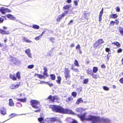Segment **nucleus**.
<instances>
[{
    "mask_svg": "<svg viewBox=\"0 0 123 123\" xmlns=\"http://www.w3.org/2000/svg\"><path fill=\"white\" fill-rule=\"evenodd\" d=\"M0 33L2 34H9L10 32L8 31H6L0 29Z\"/></svg>",
    "mask_w": 123,
    "mask_h": 123,
    "instance_id": "13",
    "label": "nucleus"
},
{
    "mask_svg": "<svg viewBox=\"0 0 123 123\" xmlns=\"http://www.w3.org/2000/svg\"><path fill=\"white\" fill-rule=\"evenodd\" d=\"M87 72L88 74L91 75L92 76L93 78H95L94 77V74L93 72H92V71L90 69H88L87 70Z\"/></svg>",
    "mask_w": 123,
    "mask_h": 123,
    "instance_id": "14",
    "label": "nucleus"
},
{
    "mask_svg": "<svg viewBox=\"0 0 123 123\" xmlns=\"http://www.w3.org/2000/svg\"><path fill=\"white\" fill-rule=\"evenodd\" d=\"M35 75L37 76L40 79H42L44 77V76L43 75L41 74H37V73H36L35 74Z\"/></svg>",
    "mask_w": 123,
    "mask_h": 123,
    "instance_id": "19",
    "label": "nucleus"
},
{
    "mask_svg": "<svg viewBox=\"0 0 123 123\" xmlns=\"http://www.w3.org/2000/svg\"><path fill=\"white\" fill-rule=\"evenodd\" d=\"M80 46L79 44H78L76 47V49H80Z\"/></svg>",
    "mask_w": 123,
    "mask_h": 123,
    "instance_id": "53",
    "label": "nucleus"
},
{
    "mask_svg": "<svg viewBox=\"0 0 123 123\" xmlns=\"http://www.w3.org/2000/svg\"><path fill=\"white\" fill-rule=\"evenodd\" d=\"M47 72H43V75H44L46 76L47 77H48L49 76L47 73Z\"/></svg>",
    "mask_w": 123,
    "mask_h": 123,
    "instance_id": "47",
    "label": "nucleus"
},
{
    "mask_svg": "<svg viewBox=\"0 0 123 123\" xmlns=\"http://www.w3.org/2000/svg\"><path fill=\"white\" fill-rule=\"evenodd\" d=\"M119 81L122 84H123V77L120 79Z\"/></svg>",
    "mask_w": 123,
    "mask_h": 123,
    "instance_id": "50",
    "label": "nucleus"
},
{
    "mask_svg": "<svg viewBox=\"0 0 123 123\" xmlns=\"http://www.w3.org/2000/svg\"><path fill=\"white\" fill-rule=\"evenodd\" d=\"M23 42H25L27 39V38H26L25 37H23Z\"/></svg>",
    "mask_w": 123,
    "mask_h": 123,
    "instance_id": "54",
    "label": "nucleus"
},
{
    "mask_svg": "<svg viewBox=\"0 0 123 123\" xmlns=\"http://www.w3.org/2000/svg\"><path fill=\"white\" fill-rule=\"evenodd\" d=\"M16 78L18 79H20L21 78L20 73L18 72L16 74Z\"/></svg>",
    "mask_w": 123,
    "mask_h": 123,
    "instance_id": "25",
    "label": "nucleus"
},
{
    "mask_svg": "<svg viewBox=\"0 0 123 123\" xmlns=\"http://www.w3.org/2000/svg\"><path fill=\"white\" fill-rule=\"evenodd\" d=\"M49 107L51 108L52 110L53 111L56 112L69 114H73L74 113L72 110L68 109H64L61 106L51 105L49 106Z\"/></svg>",
    "mask_w": 123,
    "mask_h": 123,
    "instance_id": "1",
    "label": "nucleus"
},
{
    "mask_svg": "<svg viewBox=\"0 0 123 123\" xmlns=\"http://www.w3.org/2000/svg\"><path fill=\"white\" fill-rule=\"evenodd\" d=\"M42 37L40 35L39 36L36 37L35 38V39L36 40H38Z\"/></svg>",
    "mask_w": 123,
    "mask_h": 123,
    "instance_id": "39",
    "label": "nucleus"
},
{
    "mask_svg": "<svg viewBox=\"0 0 123 123\" xmlns=\"http://www.w3.org/2000/svg\"><path fill=\"white\" fill-rule=\"evenodd\" d=\"M38 121L40 122H43L44 118L43 117H40V118H38Z\"/></svg>",
    "mask_w": 123,
    "mask_h": 123,
    "instance_id": "37",
    "label": "nucleus"
},
{
    "mask_svg": "<svg viewBox=\"0 0 123 123\" xmlns=\"http://www.w3.org/2000/svg\"><path fill=\"white\" fill-rule=\"evenodd\" d=\"M31 105L32 107L35 109H37V110L33 111L36 112H39L40 111L39 108V101L35 100H32L30 101Z\"/></svg>",
    "mask_w": 123,
    "mask_h": 123,
    "instance_id": "4",
    "label": "nucleus"
},
{
    "mask_svg": "<svg viewBox=\"0 0 123 123\" xmlns=\"http://www.w3.org/2000/svg\"><path fill=\"white\" fill-rule=\"evenodd\" d=\"M116 11L117 12H120V8L118 7H117L116 8Z\"/></svg>",
    "mask_w": 123,
    "mask_h": 123,
    "instance_id": "51",
    "label": "nucleus"
},
{
    "mask_svg": "<svg viewBox=\"0 0 123 123\" xmlns=\"http://www.w3.org/2000/svg\"><path fill=\"white\" fill-rule=\"evenodd\" d=\"M25 42H26L27 43H31L32 42V41H31L27 38Z\"/></svg>",
    "mask_w": 123,
    "mask_h": 123,
    "instance_id": "46",
    "label": "nucleus"
},
{
    "mask_svg": "<svg viewBox=\"0 0 123 123\" xmlns=\"http://www.w3.org/2000/svg\"><path fill=\"white\" fill-rule=\"evenodd\" d=\"M75 66L79 67V66L78 62H74V64Z\"/></svg>",
    "mask_w": 123,
    "mask_h": 123,
    "instance_id": "49",
    "label": "nucleus"
},
{
    "mask_svg": "<svg viewBox=\"0 0 123 123\" xmlns=\"http://www.w3.org/2000/svg\"><path fill=\"white\" fill-rule=\"evenodd\" d=\"M112 44H114L118 48L121 46L120 44L119 43L117 42H113L112 43Z\"/></svg>",
    "mask_w": 123,
    "mask_h": 123,
    "instance_id": "16",
    "label": "nucleus"
},
{
    "mask_svg": "<svg viewBox=\"0 0 123 123\" xmlns=\"http://www.w3.org/2000/svg\"><path fill=\"white\" fill-rule=\"evenodd\" d=\"M86 114V113H85L81 115L78 114V116L82 121L85 120L91 121L92 123H93V122L94 121L95 116L90 115L88 116L87 118H86L85 117Z\"/></svg>",
    "mask_w": 123,
    "mask_h": 123,
    "instance_id": "2",
    "label": "nucleus"
},
{
    "mask_svg": "<svg viewBox=\"0 0 123 123\" xmlns=\"http://www.w3.org/2000/svg\"><path fill=\"white\" fill-rule=\"evenodd\" d=\"M105 50L107 52H109L110 50V49L109 48H106L105 49Z\"/></svg>",
    "mask_w": 123,
    "mask_h": 123,
    "instance_id": "56",
    "label": "nucleus"
},
{
    "mask_svg": "<svg viewBox=\"0 0 123 123\" xmlns=\"http://www.w3.org/2000/svg\"><path fill=\"white\" fill-rule=\"evenodd\" d=\"M119 30L120 33L123 34V28L119 27Z\"/></svg>",
    "mask_w": 123,
    "mask_h": 123,
    "instance_id": "32",
    "label": "nucleus"
},
{
    "mask_svg": "<svg viewBox=\"0 0 123 123\" xmlns=\"http://www.w3.org/2000/svg\"><path fill=\"white\" fill-rule=\"evenodd\" d=\"M82 108H78L76 109V111L78 112L81 113L82 111Z\"/></svg>",
    "mask_w": 123,
    "mask_h": 123,
    "instance_id": "28",
    "label": "nucleus"
},
{
    "mask_svg": "<svg viewBox=\"0 0 123 123\" xmlns=\"http://www.w3.org/2000/svg\"><path fill=\"white\" fill-rule=\"evenodd\" d=\"M9 76L10 78L13 80H16V78L15 76L14 75H12L11 74H10Z\"/></svg>",
    "mask_w": 123,
    "mask_h": 123,
    "instance_id": "15",
    "label": "nucleus"
},
{
    "mask_svg": "<svg viewBox=\"0 0 123 123\" xmlns=\"http://www.w3.org/2000/svg\"><path fill=\"white\" fill-rule=\"evenodd\" d=\"M103 89L106 91H108L109 90V88L106 86H104L103 87Z\"/></svg>",
    "mask_w": 123,
    "mask_h": 123,
    "instance_id": "38",
    "label": "nucleus"
},
{
    "mask_svg": "<svg viewBox=\"0 0 123 123\" xmlns=\"http://www.w3.org/2000/svg\"><path fill=\"white\" fill-rule=\"evenodd\" d=\"M118 16V15L116 14H114L111 15H110V17L112 18H116Z\"/></svg>",
    "mask_w": 123,
    "mask_h": 123,
    "instance_id": "20",
    "label": "nucleus"
},
{
    "mask_svg": "<svg viewBox=\"0 0 123 123\" xmlns=\"http://www.w3.org/2000/svg\"><path fill=\"white\" fill-rule=\"evenodd\" d=\"M99 44L98 43V42L97 41L94 44L93 47H94L97 48L99 46Z\"/></svg>",
    "mask_w": 123,
    "mask_h": 123,
    "instance_id": "23",
    "label": "nucleus"
},
{
    "mask_svg": "<svg viewBox=\"0 0 123 123\" xmlns=\"http://www.w3.org/2000/svg\"><path fill=\"white\" fill-rule=\"evenodd\" d=\"M71 94L72 96L74 97L75 98L76 96L77 93L76 92H73Z\"/></svg>",
    "mask_w": 123,
    "mask_h": 123,
    "instance_id": "30",
    "label": "nucleus"
},
{
    "mask_svg": "<svg viewBox=\"0 0 123 123\" xmlns=\"http://www.w3.org/2000/svg\"><path fill=\"white\" fill-rule=\"evenodd\" d=\"M74 3L76 6H77L78 5V1L76 0L74 1Z\"/></svg>",
    "mask_w": 123,
    "mask_h": 123,
    "instance_id": "57",
    "label": "nucleus"
},
{
    "mask_svg": "<svg viewBox=\"0 0 123 123\" xmlns=\"http://www.w3.org/2000/svg\"><path fill=\"white\" fill-rule=\"evenodd\" d=\"M101 67L102 68H105V67L104 64H102L101 66Z\"/></svg>",
    "mask_w": 123,
    "mask_h": 123,
    "instance_id": "63",
    "label": "nucleus"
},
{
    "mask_svg": "<svg viewBox=\"0 0 123 123\" xmlns=\"http://www.w3.org/2000/svg\"><path fill=\"white\" fill-rule=\"evenodd\" d=\"M74 46V43H72L71 44L70 46V47H73Z\"/></svg>",
    "mask_w": 123,
    "mask_h": 123,
    "instance_id": "62",
    "label": "nucleus"
},
{
    "mask_svg": "<svg viewBox=\"0 0 123 123\" xmlns=\"http://www.w3.org/2000/svg\"><path fill=\"white\" fill-rule=\"evenodd\" d=\"M82 101L83 100L82 99V98H80L77 100L76 103L77 104H79L80 103L82 102Z\"/></svg>",
    "mask_w": 123,
    "mask_h": 123,
    "instance_id": "22",
    "label": "nucleus"
},
{
    "mask_svg": "<svg viewBox=\"0 0 123 123\" xmlns=\"http://www.w3.org/2000/svg\"><path fill=\"white\" fill-rule=\"evenodd\" d=\"M17 100L18 101H19L21 102H26V99L25 98H17Z\"/></svg>",
    "mask_w": 123,
    "mask_h": 123,
    "instance_id": "21",
    "label": "nucleus"
},
{
    "mask_svg": "<svg viewBox=\"0 0 123 123\" xmlns=\"http://www.w3.org/2000/svg\"><path fill=\"white\" fill-rule=\"evenodd\" d=\"M103 13L100 12L99 16L102 17V15Z\"/></svg>",
    "mask_w": 123,
    "mask_h": 123,
    "instance_id": "61",
    "label": "nucleus"
},
{
    "mask_svg": "<svg viewBox=\"0 0 123 123\" xmlns=\"http://www.w3.org/2000/svg\"><path fill=\"white\" fill-rule=\"evenodd\" d=\"M49 120L52 122L57 121L60 123H62V121L60 120L59 118L57 117L49 118Z\"/></svg>",
    "mask_w": 123,
    "mask_h": 123,
    "instance_id": "7",
    "label": "nucleus"
},
{
    "mask_svg": "<svg viewBox=\"0 0 123 123\" xmlns=\"http://www.w3.org/2000/svg\"><path fill=\"white\" fill-rule=\"evenodd\" d=\"M97 42H98V43L99 44H101L102 43H103L104 42V41L102 39H100L99 40H98Z\"/></svg>",
    "mask_w": 123,
    "mask_h": 123,
    "instance_id": "29",
    "label": "nucleus"
},
{
    "mask_svg": "<svg viewBox=\"0 0 123 123\" xmlns=\"http://www.w3.org/2000/svg\"><path fill=\"white\" fill-rule=\"evenodd\" d=\"M122 49H119L117 50V52L118 53H120L122 51Z\"/></svg>",
    "mask_w": 123,
    "mask_h": 123,
    "instance_id": "48",
    "label": "nucleus"
},
{
    "mask_svg": "<svg viewBox=\"0 0 123 123\" xmlns=\"http://www.w3.org/2000/svg\"><path fill=\"white\" fill-rule=\"evenodd\" d=\"M88 82V79H84L83 82V83L84 84H86Z\"/></svg>",
    "mask_w": 123,
    "mask_h": 123,
    "instance_id": "35",
    "label": "nucleus"
},
{
    "mask_svg": "<svg viewBox=\"0 0 123 123\" xmlns=\"http://www.w3.org/2000/svg\"><path fill=\"white\" fill-rule=\"evenodd\" d=\"M4 20V19L3 18H0V23H1Z\"/></svg>",
    "mask_w": 123,
    "mask_h": 123,
    "instance_id": "58",
    "label": "nucleus"
},
{
    "mask_svg": "<svg viewBox=\"0 0 123 123\" xmlns=\"http://www.w3.org/2000/svg\"><path fill=\"white\" fill-rule=\"evenodd\" d=\"M68 13V11H65L63 12L61 15L62 17H64L66 14H67Z\"/></svg>",
    "mask_w": 123,
    "mask_h": 123,
    "instance_id": "36",
    "label": "nucleus"
},
{
    "mask_svg": "<svg viewBox=\"0 0 123 123\" xmlns=\"http://www.w3.org/2000/svg\"><path fill=\"white\" fill-rule=\"evenodd\" d=\"M115 24V22L113 21H111L110 23V25L113 26Z\"/></svg>",
    "mask_w": 123,
    "mask_h": 123,
    "instance_id": "44",
    "label": "nucleus"
},
{
    "mask_svg": "<svg viewBox=\"0 0 123 123\" xmlns=\"http://www.w3.org/2000/svg\"><path fill=\"white\" fill-rule=\"evenodd\" d=\"M69 73L70 72L69 70L68 69L66 68L64 72V75L67 80L70 77Z\"/></svg>",
    "mask_w": 123,
    "mask_h": 123,
    "instance_id": "5",
    "label": "nucleus"
},
{
    "mask_svg": "<svg viewBox=\"0 0 123 123\" xmlns=\"http://www.w3.org/2000/svg\"><path fill=\"white\" fill-rule=\"evenodd\" d=\"M17 114H16L15 113H12L10 115V116L11 117H12L14 116H15Z\"/></svg>",
    "mask_w": 123,
    "mask_h": 123,
    "instance_id": "43",
    "label": "nucleus"
},
{
    "mask_svg": "<svg viewBox=\"0 0 123 123\" xmlns=\"http://www.w3.org/2000/svg\"><path fill=\"white\" fill-rule=\"evenodd\" d=\"M48 98L52 102H53L55 100H57L58 99V98L57 96H55L52 97L50 95L48 97Z\"/></svg>",
    "mask_w": 123,
    "mask_h": 123,
    "instance_id": "6",
    "label": "nucleus"
},
{
    "mask_svg": "<svg viewBox=\"0 0 123 123\" xmlns=\"http://www.w3.org/2000/svg\"><path fill=\"white\" fill-rule=\"evenodd\" d=\"M6 16L8 18H10L11 19L13 20H15V18L11 14H8L7 15H6Z\"/></svg>",
    "mask_w": 123,
    "mask_h": 123,
    "instance_id": "12",
    "label": "nucleus"
},
{
    "mask_svg": "<svg viewBox=\"0 0 123 123\" xmlns=\"http://www.w3.org/2000/svg\"><path fill=\"white\" fill-rule=\"evenodd\" d=\"M6 110L5 108L2 107L0 109V113L4 115L6 114Z\"/></svg>",
    "mask_w": 123,
    "mask_h": 123,
    "instance_id": "10",
    "label": "nucleus"
},
{
    "mask_svg": "<svg viewBox=\"0 0 123 123\" xmlns=\"http://www.w3.org/2000/svg\"><path fill=\"white\" fill-rule=\"evenodd\" d=\"M43 70H44V72H47V68L45 67H44Z\"/></svg>",
    "mask_w": 123,
    "mask_h": 123,
    "instance_id": "55",
    "label": "nucleus"
},
{
    "mask_svg": "<svg viewBox=\"0 0 123 123\" xmlns=\"http://www.w3.org/2000/svg\"><path fill=\"white\" fill-rule=\"evenodd\" d=\"M73 20H71L70 21V22L68 23V25L71 24V23H73Z\"/></svg>",
    "mask_w": 123,
    "mask_h": 123,
    "instance_id": "60",
    "label": "nucleus"
},
{
    "mask_svg": "<svg viewBox=\"0 0 123 123\" xmlns=\"http://www.w3.org/2000/svg\"><path fill=\"white\" fill-rule=\"evenodd\" d=\"M19 86V85L18 84H12L10 86V88L11 89H15L18 88Z\"/></svg>",
    "mask_w": 123,
    "mask_h": 123,
    "instance_id": "11",
    "label": "nucleus"
},
{
    "mask_svg": "<svg viewBox=\"0 0 123 123\" xmlns=\"http://www.w3.org/2000/svg\"><path fill=\"white\" fill-rule=\"evenodd\" d=\"M70 6L69 5H66L63 7V8L65 9H69Z\"/></svg>",
    "mask_w": 123,
    "mask_h": 123,
    "instance_id": "41",
    "label": "nucleus"
},
{
    "mask_svg": "<svg viewBox=\"0 0 123 123\" xmlns=\"http://www.w3.org/2000/svg\"><path fill=\"white\" fill-rule=\"evenodd\" d=\"M47 83L48 84V85L49 86H50L51 87L53 85V84L52 83H50L48 82H47L46 83Z\"/></svg>",
    "mask_w": 123,
    "mask_h": 123,
    "instance_id": "45",
    "label": "nucleus"
},
{
    "mask_svg": "<svg viewBox=\"0 0 123 123\" xmlns=\"http://www.w3.org/2000/svg\"><path fill=\"white\" fill-rule=\"evenodd\" d=\"M66 2L68 3H70L71 2V0H68Z\"/></svg>",
    "mask_w": 123,
    "mask_h": 123,
    "instance_id": "64",
    "label": "nucleus"
},
{
    "mask_svg": "<svg viewBox=\"0 0 123 123\" xmlns=\"http://www.w3.org/2000/svg\"><path fill=\"white\" fill-rule=\"evenodd\" d=\"M66 120L67 121H69L70 123H78L77 121L71 118H69L66 119Z\"/></svg>",
    "mask_w": 123,
    "mask_h": 123,
    "instance_id": "8",
    "label": "nucleus"
},
{
    "mask_svg": "<svg viewBox=\"0 0 123 123\" xmlns=\"http://www.w3.org/2000/svg\"><path fill=\"white\" fill-rule=\"evenodd\" d=\"M71 69L74 71L75 72H77L79 71V70L77 68H74V66H73L72 67H71Z\"/></svg>",
    "mask_w": 123,
    "mask_h": 123,
    "instance_id": "33",
    "label": "nucleus"
},
{
    "mask_svg": "<svg viewBox=\"0 0 123 123\" xmlns=\"http://www.w3.org/2000/svg\"><path fill=\"white\" fill-rule=\"evenodd\" d=\"M98 71V68L96 67H94L93 69V72L96 73Z\"/></svg>",
    "mask_w": 123,
    "mask_h": 123,
    "instance_id": "26",
    "label": "nucleus"
},
{
    "mask_svg": "<svg viewBox=\"0 0 123 123\" xmlns=\"http://www.w3.org/2000/svg\"><path fill=\"white\" fill-rule=\"evenodd\" d=\"M110 120L108 118L104 117L101 118L99 117L95 116L94 121L93 122V123H110Z\"/></svg>",
    "mask_w": 123,
    "mask_h": 123,
    "instance_id": "3",
    "label": "nucleus"
},
{
    "mask_svg": "<svg viewBox=\"0 0 123 123\" xmlns=\"http://www.w3.org/2000/svg\"><path fill=\"white\" fill-rule=\"evenodd\" d=\"M57 78V80H56V81L58 83L60 84L61 80V78L60 76H58Z\"/></svg>",
    "mask_w": 123,
    "mask_h": 123,
    "instance_id": "27",
    "label": "nucleus"
},
{
    "mask_svg": "<svg viewBox=\"0 0 123 123\" xmlns=\"http://www.w3.org/2000/svg\"><path fill=\"white\" fill-rule=\"evenodd\" d=\"M34 65L33 64L30 65L28 66L27 68L29 69H32L34 67Z\"/></svg>",
    "mask_w": 123,
    "mask_h": 123,
    "instance_id": "40",
    "label": "nucleus"
},
{
    "mask_svg": "<svg viewBox=\"0 0 123 123\" xmlns=\"http://www.w3.org/2000/svg\"><path fill=\"white\" fill-rule=\"evenodd\" d=\"M9 105L10 106H13L14 103L13 102V101L12 99H10L9 100Z\"/></svg>",
    "mask_w": 123,
    "mask_h": 123,
    "instance_id": "17",
    "label": "nucleus"
},
{
    "mask_svg": "<svg viewBox=\"0 0 123 123\" xmlns=\"http://www.w3.org/2000/svg\"><path fill=\"white\" fill-rule=\"evenodd\" d=\"M50 76L51 77V79L52 80H55V75L53 74H50Z\"/></svg>",
    "mask_w": 123,
    "mask_h": 123,
    "instance_id": "24",
    "label": "nucleus"
},
{
    "mask_svg": "<svg viewBox=\"0 0 123 123\" xmlns=\"http://www.w3.org/2000/svg\"><path fill=\"white\" fill-rule=\"evenodd\" d=\"M115 23L116 25L117 24L119 23V22L117 20H116L115 21Z\"/></svg>",
    "mask_w": 123,
    "mask_h": 123,
    "instance_id": "59",
    "label": "nucleus"
},
{
    "mask_svg": "<svg viewBox=\"0 0 123 123\" xmlns=\"http://www.w3.org/2000/svg\"><path fill=\"white\" fill-rule=\"evenodd\" d=\"M32 27L34 29H38L39 28V27L37 25H33Z\"/></svg>",
    "mask_w": 123,
    "mask_h": 123,
    "instance_id": "34",
    "label": "nucleus"
},
{
    "mask_svg": "<svg viewBox=\"0 0 123 123\" xmlns=\"http://www.w3.org/2000/svg\"><path fill=\"white\" fill-rule=\"evenodd\" d=\"M25 53L29 57L31 58L32 55L31 53V50L30 49H26L25 50Z\"/></svg>",
    "mask_w": 123,
    "mask_h": 123,
    "instance_id": "9",
    "label": "nucleus"
},
{
    "mask_svg": "<svg viewBox=\"0 0 123 123\" xmlns=\"http://www.w3.org/2000/svg\"><path fill=\"white\" fill-rule=\"evenodd\" d=\"M63 17L61 15H59L57 19V22H59L60 20Z\"/></svg>",
    "mask_w": 123,
    "mask_h": 123,
    "instance_id": "31",
    "label": "nucleus"
},
{
    "mask_svg": "<svg viewBox=\"0 0 123 123\" xmlns=\"http://www.w3.org/2000/svg\"><path fill=\"white\" fill-rule=\"evenodd\" d=\"M6 8L4 7H3L0 9V11L2 13H6Z\"/></svg>",
    "mask_w": 123,
    "mask_h": 123,
    "instance_id": "18",
    "label": "nucleus"
},
{
    "mask_svg": "<svg viewBox=\"0 0 123 123\" xmlns=\"http://www.w3.org/2000/svg\"><path fill=\"white\" fill-rule=\"evenodd\" d=\"M6 12H11V11L9 9L6 8Z\"/></svg>",
    "mask_w": 123,
    "mask_h": 123,
    "instance_id": "52",
    "label": "nucleus"
},
{
    "mask_svg": "<svg viewBox=\"0 0 123 123\" xmlns=\"http://www.w3.org/2000/svg\"><path fill=\"white\" fill-rule=\"evenodd\" d=\"M73 99V97L70 96L68 98V101H71Z\"/></svg>",
    "mask_w": 123,
    "mask_h": 123,
    "instance_id": "42",
    "label": "nucleus"
}]
</instances>
